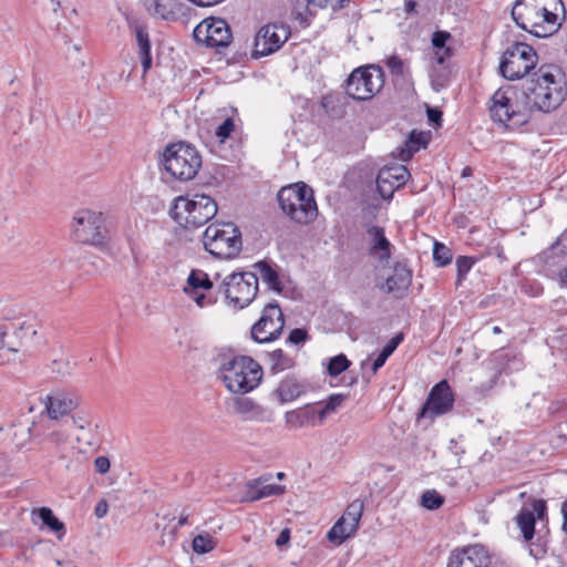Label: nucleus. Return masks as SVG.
I'll use <instances>...</instances> for the list:
<instances>
[{"instance_id":"f257e3e1","label":"nucleus","mask_w":567,"mask_h":567,"mask_svg":"<svg viewBox=\"0 0 567 567\" xmlns=\"http://www.w3.org/2000/svg\"><path fill=\"white\" fill-rule=\"evenodd\" d=\"M558 10H564L561 0H516L512 18L523 30L537 38H548L560 28Z\"/></svg>"},{"instance_id":"f03ea898","label":"nucleus","mask_w":567,"mask_h":567,"mask_svg":"<svg viewBox=\"0 0 567 567\" xmlns=\"http://www.w3.org/2000/svg\"><path fill=\"white\" fill-rule=\"evenodd\" d=\"M524 95L542 112L556 110L567 96L565 74L554 64L542 65L533 74Z\"/></svg>"},{"instance_id":"7ed1b4c3","label":"nucleus","mask_w":567,"mask_h":567,"mask_svg":"<svg viewBox=\"0 0 567 567\" xmlns=\"http://www.w3.org/2000/svg\"><path fill=\"white\" fill-rule=\"evenodd\" d=\"M216 374L230 393L246 394L260 384L264 372L251 357L223 355Z\"/></svg>"},{"instance_id":"20e7f679","label":"nucleus","mask_w":567,"mask_h":567,"mask_svg":"<svg viewBox=\"0 0 567 567\" xmlns=\"http://www.w3.org/2000/svg\"><path fill=\"white\" fill-rule=\"evenodd\" d=\"M277 200L281 212L297 224L308 225L318 216L313 190L303 182L281 187Z\"/></svg>"},{"instance_id":"39448f33","label":"nucleus","mask_w":567,"mask_h":567,"mask_svg":"<svg viewBox=\"0 0 567 567\" xmlns=\"http://www.w3.org/2000/svg\"><path fill=\"white\" fill-rule=\"evenodd\" d=\"M217 204L208 195L195 194L192 198L179 196L169 208V216L185 228H198L217 214Z\"/></svg>"},{"instance_id":"423d86ee","label":"nucleus","mask_w":567,"mask_h":567,"mask_svg":"<svg viewBox=\"0 0 567 567\" xmlns=\"http://www.w3.org/2000/svg\"><path fill=\"white\" fill-rule=\"evenodd\" d=\"M162 164L172 177L187 182L194 179L200 169L202 156L194 145L187 142H177L165 147Z\"/></svg>"},{"instance_id":"0eeeda50","label":"nucleus","mask_w":567,"mask_h":567,"mask_svg":"<svg viewBox=\"0 0 567 567\" xmlns=\"http://www.w3.org/2000/svg\"><path fill=\"white\" fill-rule=\"evenodd\" d=\"M203 244L217 258H234L241 250V233L233 223L210 224L203 234Z\"/></svg>"},{"instance_id":"6e6552de","label":"nucleus","mask_w":567,"mask_h":567,"mask_svg":"<svg viewBox=\"0 0 567 567\" xmlns=\"http://www.w3.org/2000/svg\"><path fill=\"white\" fill-rule=\"evenodd\" d=\"M384 85V72L380 65L360 66L347 80V94L357 101L372 99Z\"/></svg>"},{"instance_id":"1a4fd4ad","label":"nucleus","mask_w":567,"mask_h":567,"mask_svg":"<svg viewBox=\"0 0 567 567\" xmlns=\"http://www.w3.org/2000/svg\"><path fill=\"white\" fill-rule=\"evenodd\" d=\"M516 94L517 92L512 87L499 89L493 94L489 106L492 120L508 130H517L529 121L526 110L514 106L513 99Z\"/></svg>"},{"instance_id":"9d476101","label":"nucleus","mask_w":567,"mask_h":567,"mask_svg":"<svg viewBox=\"0 0 567 567\" xmlns=\"http://www.w3.org/2000/svg\"><path fill=\"white\" fill-rule=\"evenodd\" d=\"M536 63L535 50L526 43L516 42L503 53L499 72L505 79L514 81L528 74Z\"/></svg>"},{"instance_id":"9b49d317","label":"nucleus","mask_w":567,"mask_h":567,"mask_svg":"<svg viewBox=\"0 0 567 567\" xmlns=\"http://www.w3.org/2000/svg\"><path fill=\"white\" fill-rule=\"evenodd\" d=\"M72 235L79 243L102 246L106 239V229L102 213L90 209L75 212L72 220Z\"/></svg>"},{"instance_id":"f8f14e48","label":"nucleus","mask_w":567,"mask_h":567,"mask_svg":"<svg viewBox=\"0 0 567 567\" xmlns=\"http://www.w3.org/2000/svg\"><path fill=\"white\" fill-rule=\"evenodd\" d=\"M225 297L240 309L250 305L258 292V277L255 272H233L221 284Z\"/></svg>"},{"instance_id":"ddd939ff","label":"nucleus","mask_w":567,"mask_h":567,"mask_svg":"<svg viewBox=\"0 0 567 567\" xmlns=\"http://www.w3.org/2000/svg\"><path fill=\"white\" fill-rule=\"evenodd\" d=\"M285 327V318L277 302L266 305L259 320L251 327L250 334L254 341L267 343L277 340Z\"/></svg>"},{"instance_id":"4468645a","label":"nucleus","mask_w":567,"mask_h":567,"mask_svg":"<svg viewBox=\"0 0 567 567\" xmlns=\"http://www.w3.org/2000/svg\"><path fill=\"white\" fill-rule=\"evenodd\" d=\"M193 37L197 43L208 48H226L233 40L229 24L225 19L209 17L198 23Z\"/></svg>"},{"instance_id":"2eb2a0df","label":"nucleus","mask_w":567,"mask_h":567,"mask_svg":"<svg viewBox=\"0 0 567 567\" xmlns=\"http://www.w3.org/2000/svg\"><path fill=\"white\" fill-rule=\"evenodd\" d=\"M454 402L455 398L451 385L446 380H442L430 390L424 404L417 413V417L433 421L437 416L451 412Z\"/></svg>"},{"instance_id":"dca6fc26","label":"nucleus","mask_w":567,"mask_h":567,"mask_svg":"<svg viewBox=\"0 0 567 567\" xmlns=\"http://www.w3.org/2000/svg\"><path fill=\"white\" fill-rule=\"evenodd\" d=\"M290 34L289 25L284 23H269L261 27L255 37L252 56L272 54L288 41Z\"/></svg>"},{"instance_id":"f3484780","label":"nucleus","mask_w":567,"mask_h":567,"mask_svg":"<svg viewBox=\"0 0 567 567\" xmlns=\"http://www.w3.org/2000/svg\"><path fill=\"white\" fill-rule=\"evenodd\" d=\"M363 513V502L354 499L346 508L343 515L334 523L328 532V539L334 544H342L347 538L354 535Z\"/></svg>"},{"instance_id":"a211bd4d","label":"nucleus","mask_w":567,"mask_h":567,"mask_svg":"<svg viewBox=\"0 0 567 567\" xmlns=\"http://www.w3.org/2000/svg\"><path fill=\"white\" fill-rule=\"evenodd\" d=\"M213 282L208 275L199 269H193L187 278L184 292L195 301L199 308L212 306L216 298L212 295Z\"/></svg>"},{"instance_id":"6ab92c4d","label":"nucleus","mask_w":567,"mask_h":567,"mask_svg":"<svg viewBox=\"0 0 567 567\" xmlns=\"http://www.w3.org/2000/svg\"><path fill=\"white\" fill-rule=\"evenodd\" d=\"M491 556L487 549L478 544L468 545L452 550L447 567H488Z\"/></svg>"},{"instance_id":"aec40b11","label":"nucleus","mask_w":567,"mask_h":567,"mask_svg":"<svg viewBox=\"0 0 567 567\" xmlns=\"http://www.w3.org/2000/svg\"><path fill=\"white\" fill-rule=\"evenodd\" d=\"M410 173L404 165L385 166L377 176V189L383 199L392 198L394 192L405 185Z\"/></svg>"},{"instance_id":"412c9836","label":"nucleus","mask_w":567,"mask_h":567,"mask_svg":"<svg viewBox=\"0 0 567 567\" xmlns=\"http://www.w3.org/2000/svg\"><path fill=\"white\" fill-rule=\"evenodd\" d=\"M234 412L244 421L269 423L272 414L266 408L247 396H236L231 400Z\"/></svg>"},{"instance_id":"4be33fe9","label":"nucleus","mask_w":567,"mask_h":567,"mask_svg":"<svg viewBox=\"0 0 567 567\" xmlns=\"http://www.w3.org/2000/svg\"><path fill=\"white\" fill-rule=\"evenodd\" d=\"M144 7L151 17L165 21H176L187 9L179 0H145Z\"/></svg>"},{"instance_id":"5701e85b","label":"nucleus","mask_w":567,"mask_h":567,"mask_svg":"<svg viewBox=\"0 0 567 567\" xmlns=\"http://www.w3.org/2000/svg\"><path fill=\"white\" fill-rule=\"evenodd\" d=\"M79 404L78 398L62 391L47 395L44 405L51 420H59L70 414Z\"/></svg>"},{"instance_id":"b1692460","label":"nucleus","mask_w":567,"mask_h":567,"mask_svg":"<svg viewBox=\"0 0 567 567\" xmlns=\"http://www.w3.org/2000/svg\"><path fill=\"white\" fill-rule=\"evenodd\" d=\"M412 282V272L403 264L398 262L388 276L384 285L381 286L386 293H393L396 298H402Z\"/></svg>"},{"instance_id":"393cba45","label":"nucleus","mask_w":567,"mask_h":567,"mask_svg":"<svg viewBox=\"0 0 567 567\" xmlns=\"http://www.w3.org/2000/svg\"><path fill=\"white\" fill-rule=\"evenodd\" d=\"M370 238L369 254L380 261L388 260L391 256V243L384 235V229L380 226H370L367 229Z\"/></svg>"},{"instance_id":"a878e982","label":"nucleus","mask_w":567,"mask_h":567,"mask_svg":"<svg viewBox=\"0 0 567 567\" xmlns=\"http://www.w3.org/2000/svg\"><path fill=\"white\" fill-rule=\"evenodd\" d=\"M427 138L425 133L412 131L405 142L396 147L395 156L402 162H408L422 147H426Z\"/></svg>"},{"instance_id":"bb28decb","label":"nucleus","mask_w":567,"mask_h":567,"mask_svg":"<svg viewBox=\"0 0 567 567\" xmlns=\"http://www.w3.org/2000/svg\"><path fill=\"white\" fill-rule=\"evenodd\" d=\"M255 274L260 278L268 288L275 291H281V281L278 271L266 260H260L254 266Z\"/></svg>"},{"instance_id":"cd10ccee","label":"nucleus","mask_w":567,"mask_h":567,"mask_svg":"<svg viewBox=\"0 0 567 567\" xmlns=\"http://www.w3.org/2000/svg\"><path fill=\"white\" fill-rule=\"evenodd\" d=\"M303 392V385L291 378L282 380L275 390V393L281 403L291 402L298 399Z\"/></svg>"},{"instance_id":"c85d7f7f","label":"nucleus","mask_w":567,"mask_h":567,"mask_svg":"<svg viewBox=\"0 0 567 567\" xmlns=\"http://www.w3.org/2000/svg\"><path fill=\"white\" fill-rule=\"evenodd\" d=\"M451 38L447 31H436L432 37V44L435 49L432 58L433 64L443 65L451 58L452 49L446 47V41Z\"/></svg>"},{"instance_id":"c756f323","label":"nucleus","mask_w":567,"mask_h":567,"mask_svg":"<svg viewBox=\"0 0 567 567\" xmlns=\"http://www.w3.org/2000/svg\"><path fill=\"white\" fill-rule=\"evenodd\" d=\"M250 486V499L258 501L272 495H281L286 488L279 484H265L262 478L254 481Z\"/></svg>"},{"instance_id":"7c9ffc66","label":"nucleus","mask_w":567,"mask_h":567,"mask_svg":"<svg viewBox=\"0 0 567 567\" xmlns=\"http://www.w3.org/2000/svg\"><path fill=\"white\" fill-rule=\"evenodd\" d=\"M268 359L270 363V370L274 373L282 372L285 370L291 369L295 365L293 359L286 354L281 349H277L268 353Z\"/></svg>"},{"instance_id":"2f4dec72","label":"nucleus","mask_w":567,"mask_h":567,"mask_svg":"<svg viewBox=\"0 0 567 567\" xmlns=\"http://www.w3.org/2000/svg\"><path fill=\"white\" fill-rule=\"evenodd\" d=\"M518 527L522 530L523 537L530 540L535 534V516L534 512L527 508H522L516 517Z\"/></svg>"},{"instance_id":"473e14b6","label":"nucleus","mask_w":567,"mask_h":567,"mask_svg":"<svg viewBox=\"0 0 567 567\" xmlns=\"http://www.w3.org/2000/svg\"><path fill=\"white\" fill-rule=\"evenodd\" d=\"M134 33L136 37V43L138 48V55L150 56L151 54V40L147 28L144 24H135Z\"/></svg>"},{"instance_id":"72a5a7b5","label":"nucleus","mask_w":567,"mask_h":567,"mask_svg":"<svg viewBox=\"0 0 567 567\" xmlns=\"http://www.w3.org/2000/svg\"><path fill=\"white\" fill-rule=\"evenodd\" d=\"M38 515L42 523L55 533H59V538L65 534L64 524L60 522L48 507L39 509Z\"/></svg>"},{"instance_id":"f704fd0d","label":"nucleus","mask_w":567,"mask_h":567,"mask_svg":"<svg viewBox=\"0 0 567 567\" xmlns=\"http://www.w3.org/2000/svg\"><path fill=\"white\" fill-rule=\"evenodd\" d=\"M347 399V394L338 393L330 395L323 406L319 409V422H323L329 414L334 413Z\"/></svg>"},{"instance_id":"c9c22d12","label":"nucleus","mask_w":567,"mask_h":567,"mask_svg":"<svg viewBox=\"0 0 567 567\" xmlns=\"http://www.w3.org/2000/svg\"><path fill=\"white\" fill-rule=\"evenodd\" d=\"M453 259L452 250L440 241H434L433 245V261L437 267H445L451 264Z\"/></svg>"},{"instance_id":"e433bc0d","label":"nucleus","mask_w":567,"mask_h":567,"mask_svg":"<svg viewBox=\"0 0 567 567\" xmlns=\"http://www.w3.org/2000/svg\"><path fill=\"white\" fill-rule=\"evenodd\" d=\"M475 262H476V259L473 257H468V256H458L456 258V261H455L456 271H457L456 286L462 285V282L466 278V275L472 269V267L475 265Z\"/></svg>"},{"instance_id":"4c0bfd02","label":"nucleus","mask_w":567,"mask_h":567,"mask_svg":"<svg viewBox=\"0 0 567 567\" xmlns=\"http://www.w3.org/2000/svg\"><path fill=\"white\" fill-rule=\"evenodd\" d=\"M349 367L350 361L344 354L340 353L329 360L327 371L331 377H337L346 371Z\"/></svg>"},{"instance_id":"58836bf2","label":"nucleus","mask_w":567,"mask_h":567,"mask_svg":"<svg viewBox=\"0 0 567 567\" xmlns=\"http://www.w3.org/2000/svg\"><path fill=\"white\" fill-rule=\"evenodd\" d=\"M444 503V497L436 491H426L421 496V505L427 509H437Z\"/></svg>"},{"instance_id":"ea45409f","label":"nucleus","mask_w":567,"mask_h":567,"mask_svg":"<svg viewBox=\"0 0 567 567\" xmlns=\"http://www.w3.org/2000/svg\"><path fill=\"white\" fill-rule=\"evenodd\" d=\"M215 547V542L208 534L197 535L193 539V549L197 554H205L213 550Z\"/></svg>"},{"instance_id":"a19ab883","label":"nucleus","mask_w":567,"mask_h":567,"mask_svg":"<svg viewBox=\"0 0 567 567\" xmlns=\"http://www.w3.org/2000/svg\"><path fill=\"white\" fill-rule=\"evenodd\" d=\"M385 65L388 66L390 73L394 76L403 78L408 71L404 61L396 54L389 56L385 60Z\"/></svg>"},{"instance_id":"79ce46f5","label":"nucleus","mask_w":567,"mask_h":567,"mask_svg":"<svg viewBox=\"0 0 567 567\" xmlns=\"http://www.w3.org/2000/svg\"><path fill=\"white\" fill-rule=\"evenodd\" d=\"M301 413L305 422V426L311 425L317 426L321 425L323 422H319V410L313 406H306L301 409Z\"/></svg>"},{"instance_id":"37998d69","label":"nucleus","mask_w":567,"mask_h":567,"mask_svg":"<svg viewBox=\"0 0 567 567\" xmlns=\"http://www.w3.org/2000/svg\"><path fill=\"white\" fill-rule=\"evenodd\" d=\"M235 130V123L231 117H227L216 130V136L219 138L221 143L225 142Z\"/></svg>"},{"instance_id":"c03bdc74","label":"nucleus","mask_w":567,"mask_h":567,"mask_svg":"<svg viewBox=\"0 0 567 567\" xmlns=\"http://www.w3.org/2000/svg\"><path fill=\"white\" fill-rule=\"evenodd\" d=\"M309 339L307 330L301 328L292 329L287 338V343L293 346L303 344Z\"/></svg>"},{"instance_id":"a18cd8bd","label":"nucleus","mask_w":567,"mask_h":567,"mask_svg":"<svg viewBox=\"0 0 567 567\" xmlns=\"http://www.w3.org/2000/svg\"><path fill=\"white\" fill-rule=\"evenodd\" d=\"M301 413V409L289 411L285 414L286 423L291 427H303L305 422Z\"/></svg>"},{"instance_id":"49530a36","label":"nucleus","mask_w":567,"mask_h":567,"mask_svg":"<svg viewBox=\"0 0 567 567\" xmlns=\"http://www.w3.org/2000/svg\"><path fill=\"white\" fill-rule=\"evenodd\" d=\"M65 442V439L59 434V433H52L49 439V443L52 445L53 449L56 450V454L60 458H64V452H63V444Z\"/></svg>"},{"instance_id":"de8ad7c7","label":"nucleus","mask_w":567,"mask_h":567,"mask_svg":"<svg viewBox=\"0 0 567 567\" xmlns=\"http://www.w3.org/2000/svg\"><path fill=\"white\" fill-rule=\"evenodd\" d=\"M403 341V334L398 333L393 338H391L388 343L383 347L381 352L388 358L395 351L399 344Z\"/></svg>"},{"instance_id":"09e8293b","label":"nucleus","mask_w":567,"mask_h":567,"mask_svg":"<svg viewBox=\"0 0 567 567\" xmlns=\"http://www.w3.org/2000/svg\"><path fill=\"white\" fill-rule=\"evenodd\" d=\"M9 337V330L7 327H0V349L7 347L9 351L18 352L19 344H14L11 342H7V338Z\"/></svg>"},{"instance_id":"8fccbe9b","label":"nucleus","mask_w":567,"mask_h":567,"mask_svg":"<svg viewBox=\"0 0 567 567\" xmlns=\"http://www.w3.org/2000/svg\"><path fill=\"white\" fill-rule=\"evenodd\" d=\"M532 512H534V516H537L538 519H543L546 515L547 506L544 499H535L532 503Z\"/></svg>"},{"instance_id":"3c124183","label":"nucleus","mask_w":567,"mask_h":567,"mask_svg":"<svg viewBox=\"0 0 567 567\" xmlns=\"http://www.w3.org/2000/svg\"><path fill=\"white\" fill-rule=\"evenodd\" d=\"M110 460L106 456H99L94 461L95 471L100 474H105L110 470Z\"/></svg>"},{"instance_id":"603ef678","label":"nucleus","mask_w":567,"mask_h":567,"mask_svg":"<svg viewBox=\"0 0 567 567\" xmlns=\"http://www.w3.org/2000/svg\"><path fill=\"white\" fill-rule=\"evenodd\" d=\"M107 502L105 499H101L95 506L94 514L97 518H102L107 514Z\"/></svg>"},{"instance_id":"864d4df0","label":"nucleus","mask_w":567,"mask_h":567,"mask_svg":"<svg viewBox=\"0 0 567 567\" xmlns=\"http://www.w3.org/2000/svg\"><path fill=\"white\" fill-rule=\"evenodd\" d=\"M553 248L559 249V251L563 254H567V233L560 235Z\"/></svg>"},{"instance_id":"5fc2aeb1","label":"nucleus","mask_w":567,"mask_h":567,"mask_svg":"<svg viewBox=\"0 0 567 567\" xmlns=\"http://www.w3.org/2000/svg\"><path fill=\"white\" fill-rule=\"evenodd\" d=\"M427 118L431 123L440 124L442 112L437 109H427Z\"/></svg>"},{"instance_id":"6e6d98bb","label":"nucleus","mask_w":567,"mask_h":567,"mask_svg":"<svg viewBox=\"0 0 567 567\" xmlns=\"http://www.w3.org/2000/svg\"><path fill=\"white\" fill-rule=\"evenodd\" d=\"M290 539V530L288 528H285L280 532L279 536L276 539L277 546H284L286 545Z\"/></svg>"},{"instance_id":"4d7b16f0","label":"nucleus","mask_w":567,"mask_h":567,"mask_svg":"<svg viewBox=\"0 0 567 567\" xmlns=\"http://www.w3.org/2000/svg\"><path fill=\"white\" fill-rule=\"evenodd\" d=\"M386 360L388 357L380 352L372 363V372L377 373V371L384 365Z\"/></svg>"},{"instance_id":"13d9d810","label":"nucleus","mask_w":567,"mask_h":567,"mask_svg":"<svg viewBox=\"0 0 567 567\" xmlns=\"http://www.w3.org/2000/svg\"><path fill=\"white\" fill-rule=\"evenodd\" d=\"M141 59V63H142V66H143V76L146 75V73L150 71V69L152 68V55L150 56H142L140 58Z\"/></svg>"},{"instance_id":"bf43d9fd","label":"nucleus","mask_w":567,"mask_h":567,"mask_svg":"<svg viewBox=\"0 0 567 567\" xmlns=\"http://www.w3.org/2000/svg\"><path fill=\"white\" fill-rule=\"evenodd\" d=\"M416 6L417 4H416V2L414 0H408L405 2V8H404L405 12L406 13H414V12H416Z\"/></svg>"},{"instance_id":"052dcab7","label":"nucleus","mask_w":567,"mask_h":567,"mask_svg":"<svg viewBox=\"0 0 567 567\" xmlns=\"http://www.w3.org/2000/svg\"><path fill=\"white\" fill-rule=\"evenodd\" d=\"M561 513L564 517L563 529L567 532V499L561 505Z\"/></svg>"},{"instance_id":"680f3d73","label":"nucleus","mask_w":567,"mask_h":567,"mask_svg":"<svg viewBox=\"0 0 567 567\" xmlns=\"http://www.w3.org/2000/svg\"><path fill=\"white\" fill-rule=\"evenodd\" d=\"M309 4L326 8L329 4V0H307Z\"/></svg>"},{"instance_id":"e2e57ef3","label":"nucleus","mask_w":567,"mask_h":567,"mask_svg":"<svg viewBox=\"0 0 567 567\" xmlns=\"http://www.w3.org/2000/svg\"><path fill=\"white\" fill-rule=\"evenodd\" d=\"M188 524V514H181L178 518V526H184Z\"/></svg>"},{"instance_id":"0e129e2a","label":"nucleus","mask_w":567,"mask_h":567,"mask_svg":"<svg viewBox=\"0 0 567 567\" xmlns=\"http://www.w3.org/2000/svg\"><path fill=\"white\" fill-rule=\"evenodd\" d=\"M56 564L61 567H78L70 560H56Z\"/></svg>"},{"instance_id":"69168bd1","label":"nucleus","mask_w":567,"mask_h":567,"mask_svg":"<svg viewBox=\"0 0 567 567\" xmlns=\"http://www.w3.org/2000/svg\"><path fill=\"white\" fill-rule=\"evenodd\" d=\"M560 280L564 285H567V266L560 271Z\"/></svg>"},{"instance_id":"338daca9","label":"nucleus","mask_w":567,"mask_h":567,"mask_svg":"<svg viewBox=\"0 0 567 567\" xmlns=\"http://www.w3.org/2000/svg\"><path fill=\"white\" fill-rule=\"evenodd\" d=\"M470 175H472V168L467 166V167H465V168L463 169V172H462V176H463V177H467V176H470Z\"/></svg>"},{"instance_id":"774afa93","label":"nucleus","mask_w":567,"mask_h":567,"mask_svg":"<svg viewBox=\"0 0 567 567\" xmlns=\"http://www.w3.org/2000/svg\"><path fill=\"white\" fill-rule=\"evenodd\" d=\"M348 2L349 0H338V8H343Z\"/></svg>"}]
</instances>
